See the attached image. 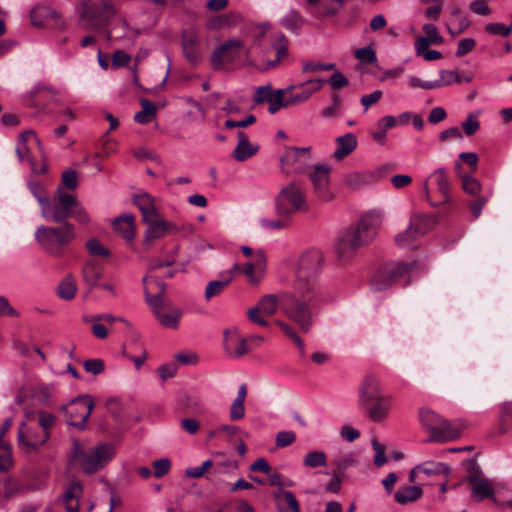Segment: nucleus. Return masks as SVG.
<instances>
[{"label": "nucleus", "instance_id": "obj_1", "mask_svg": "<svg viewBox=\"0 0 512 512\" xmlns=\"http://www.w3.org/2000/svg\"><path fill=\"white\" fill-rule=\"evenodd\" d=\"M323 254L316 249L301 253L293 264V290L306 298L321 294L319 280L323 268Z\"/></svg>", "mask_w": 512, "mask_h": 512}, {"label": "nucleus", "instance_id": "obj_2", "mask_svg": "<svg viewBox=\"0 0 512 512\" xmlns=\"http://www.w3.org/2000/svg\"><path fill=\"white\" fill-rule=\"evenodd\" d=\"M384 218L381 210L373 209L364 213L356 226L341 232L337 251L341 256L369 244L376 237Z\"/></svg>", "mask_w": 512, "mask_h": 512}, {"label": "nucleus", "instance_id": "obj_3", "mask_svg": "<svg viewBox=\"0 0 512 512\" xmlns=\"http://www.w3.org/2000/svg\"><path fill=\"white\" fill-rule=\"evenodd\" d=\"M391 396L384 393L380 380L374 375L364 377L358 388V406L372 421L386 419L391 409Z\"/></svg>", "mask_w": 512, "mask_h": 512}, {"label": "nucleus", "instance_id": "obj_4", "mask_svg": "<svg viewBox=\"0 0 512 512\" xmlns=\"http://www.w3.org/2000/svg\"><path fill=\"white\" fill-rule=\"evenodd\" d=\"M34 236L46 253L60 257L64 254L66 247L76 239V231L72 223L63 222L59 226L40 225Z\"/></svg>", "mask_w": 512, "mask_h": 512}, {"label": "nucleus", "instance_id": "obj_5", "mask_svg": "<svg viewBox=\"0 0 512 512\" xmlns=\"http://www.w3.org/2000/svg\"><path fill=\"white\" fill-rule=\"evenodd\" d=\"M114 455V446L109 443H101L95 447H83L78 441H73L72 460L85 473L92 474L102 469L113 459Z\"/></svg>", "mask_w": 512, "mask_h": 512}, {"label": "nucleus", "instance_id": "obj_6", "mask_svg": "<svg viewBox=\"0 0 512 512\" xmlns=\"http://www.w3.org/2000/svg\"><path fill=\"white\" fill-rule=\"evenodd\" d=\"M318 296L312 295L310 298H306L293 290L290 292V297L286 299V303L281 306L283 314L294 322L303 333H308L313 326L314 314L310 304Z\"/></svg>", "mask_w": 512, "mask_h": 512}, {"label": "nucleus", "instance_id": "obj_7", "mask_svg": "<svg viewBox=\"0 0 512 512\" xmlns=\"http://www.w3.org/2000/svg\"><path fill=\"white\" fill-rule=\"evenodd\" d=\"M419 420L430 431L429 440L432 442H448L457 439L461 434L460 428L430 409H420Z\"/></svg>", "mask_w": 512, "mask_h": 512}, {"label": "nucleus", "instance_id": "obj_8", "mask_svg": "<svg viewBox=\"0 0 512 512\" xmlns=\"http://www.w3.org/2000/svg\"><path fill=\"white\" fill-rule=\"evenodd\" d=\"M114 7L107 1L94 3L91 0H81L79 15L81 25L86 30H100L106 26L109 19L114 15Z\"/></svg>", "mask_w": 512, "mask_h": 512}, {"label": "nucleus", "instance_id": "obj_9", "mask_svg": "<svg viewBox=\"0 0 512 512\" xmlns=\"http://www.w3.org/2000/svg\"><path fill=\"white\" fill-rule=\"evenodd\" d=\"M75 204L76 197L65 191L62 187H58L53 200H48L40 209V214L47 221L56 223L68 222L67 219L71 215V208Z\"/></svg>", "mask_w": 512, "mask_h": 512}, {"label": "nucleus", "instance_id": "obj_10", "mask_svg": "<svg viewBox=\"0 0 512 512\" xmlns=\"http://www.w3.org/2000/svg\"><path fill=\"white\" fill-rule=\"evenodd\" d=\"M290 297L289 291H281L277 294H265L257 302V305L251 307L247 311L248 319L262 327H267L269 322L264 316L274 315L282 304L286 303V299Z\"/></svg>", "mask_w": 512, "mask_h": 512}, {"label": "nucleus", "instance_id": "obj_11", "mask_svg": "<svg viewBox=\"0 0 512 512\" xmlns=\"http://www.w3.org/2000/svg\"><path fill=\"white\" fill-rule=\"evenodd\" d=\"M467 471L466 481L471 487V498L476 502L494 499V483L483 475V471L476 461H470Z\"/></svg>", "mask_w": 512, "mask_h": 512}, {"label": "nucleus", "instance_id": "obj_12", "mask_svg": "<svg viewBox=\"0 0 512 512\" xmlns=\"http://www.w3.org/2000/svg\"><path fill=\"white\" fill-rule=\"evenodd\" d=\"M93 407V398L89 395H82L63 405L61 410L64 412L69 425L82 429L85 427Z\"/></svg>", "mask_w": 512, "mask_h": 512}, {"label": "nucleus", "instance_id": "obj_13", "mask_svg": "<svg viewBox=\"0 0 512 512\" xmlns=\"http://www.w3.org/2000/svg\"><path fill=\"white\" fill-rule=\"evenodd\" d=\"M310 148H286L280 158L281 170L286 175L293 173H306L311 166Z\"/></svg>", "mask_w": 512, "mask_h": 512}, {"label": "nucleus", "instance_id": "obj_14", "mask_svg": "<svg viewBox=\"0 0 512 512\" xmlns=\"http://www.w3.org/2000/svg\"><path fill=\"white\" fill-rule=\"evenodd\" d=\"M241 55H249L244 43L239 39H230L214 49L211 64L214 69H221L225 64L236 61Z\"/></svg>", "mask_w": 512, "mask_h": 512}, {"label": "nucleus", "instance_id": "obj_15", "mask_svg": "<svg viewBox=\"0 0 512 512\" xmlns=\"http://www.w3.org/2000/svg\"><path fill=\"white\" fill-rule=\"evenodd\" d=\"M306 208L304 196L295 182L284 186L277 197V211L280 215H290L293 211Z\"/></svg>", "mask_w": 512, "mask_h": 512}, {"label": "nucleus", "instance_id": "obj_16", "mask_svg": "<svg viewBox=\"0 0 512 512\" xmlns=\"http://www.w3.org/2000/svg\"><path fill=\"white\" fill-rule=\"evenodd\" d=\"M39 430L38 427L22 422L17 433L19 447L25 452H29L43 446L49 439V434Z\"/></svg>", "mask_w": 512, "mask_h": 512}, {"label": "nucleus", "instance_id": "obj_17", "mask_svg": "<svg viewBox=\"0 0 512 512\" xmlns=\"http://www.w3.org/2000/svg\"><path fill=\"white\" fill-rule=\"evenodd\" d=\"M323 79H310L299 84L287 86L289 95V103L298 105L307 102L311 96L320 91L323 87Z\"/></svg>", "mask_w": 512, "mask_h": 512}, {"label": "nucleus", "instance_id": "obj_18", "mask_svg": "<svg viewBox=\"0 0 512 512\" xmlns=\"http://www.w3.org/2000/svg\"><path fill=\"white\" fill-rule=\"evenodd\" d=\"M330 166L328 164L316 165L309 173V178L313 183L314 193L321 201L327 202L333 195L329 188Z\"/></svg>", "mask_w": 512, "mask_h": 512}, {"label": "nucleus", "instance_id": "obj_19", "mask_svg": "<svg viewBox=\"0 0 512 512\" xmlns=\"http://www.w3.org/2000/svg\"><path fill=\"white\" fill-rule=\"evenodd\" d=\"M347 0H305L303 7L316 17L330 18L337 15Z\"/></svg>", "mask_w": 512, "mask_h": 512}, {"label": "nucleus", "instance_id": "obj_20", "mask_svg": "<svg viewBox=\"0 0 512 512\" xmlns=\"http://www.w3.org/2000/svg\"><path fill=\"white\" fill-rule=\"evenodd\" d=\"M148 225L144 234V245L147 249L154 241L165 237L169 233H177L178 227L171 221L164 220L162 216L146 222Z\"/></svg>", "mask_w": 512, "mask_h": 512}, {"label": "nucleus", "instance_id": "obj_21", "mask_svg": "<svg viewBox=\"0 0 512 512\" xmlns=\"http://www.w3.org/2000/svg\"><path fill=\"white\" fill-rule=\"evenodd\" d=\"M429 179H434L435 183L438 186V190L443 197V200L440 202V205L448 203L449 202L450 184H449L445 169L437 168L423 182V193H424L427 201H429L432 206H437L436 204H434L433 202L430 201V190H429V184H428Z\"/></svg>", "mask_w": 512, "mask_h": 512}, {"label": "nucleus", "instance_id": "obj_22", "mask_svg": "<svg viewBox=\"0 0 512 512\" xmlns=\"http://www.w3.org/2000/svg\"><path fill=\"white\" fill-rule=\"evenodd\" d=\"M225 351L234 358H239L248 352L247 340L241 337L237 329L224 332Z\"/></svg>", "mask_w": 512, "mask_h": 512}, {"label": "nucleus", "instance_id": "obj_23", "mask_svg": "<svg viewBox=\"0 0 512 512\" xmlns=\"http://www.w3.org/2000/svg\"><path fill=\"white\" fill-rule=\"evenodd\" d=\"M133 203L141 212L144 223L161 216L157 210L154 197L147 192L135 194L133 196Z\"/></svg>", "mask_w": 512, "mask_h": 512}, {"label": "nucleus", "instance_id": "obj_24", "mask_svg": "<svg viewBox=\"0 0 512 512\" xmlns=\"http://www.w3.org/2000/svg\"><path fill=\"white\" fill-rule=\"evenodd\" d=\"M151 283H153L157 287V292L155 294L150 293L149 287L145 286L144 295L145 300L149 307L151 308L154 316L158 315L161 311H163L165 307V290L166 286L163 282L157 279H150Z\"/></svg>", "mask_w": 512, "mask_h": 512}, {"label": "nucleus", "instance_id": "obj_25", "mask_svg": "<svg viewBox=\"0 0 512 512\" xmlns=\"http://www.w3.org/2000/svg\"><path fill=\"white\" fill-rule=\"evenodd\" d=\"M237 139L238 143L232 153L235 160L239 162L246 161L258 152L259 146L252 145L244 132L238 131Z\"/></svg>", "mask_w": 512, "mask_h": 512}, {"label": "nucleus", "instance_id": "obj_26", "mask_svg": "<svg viewBox=\"0 0 512 512\" xmlns=\"http://www.w3.org/2000/svg\"><path fill=\"white\" fill-rule=\"evenodd\" d=\"M388 266L390 272H392V283L403 280L405 285H408L411 282V275L418 269V263L415 261L409 264L394 263Z\"/></svg>", "mask_w": 512, "mask_h": 512}, {"label": "nucleus", "instance_id": "obj_27", "mask_svg": "<svg viewBox=\"0 0 512 512\" xmlns=\"http://www.w3.org/2000/svg\"><path fill=\"white\" fill-rule=\"evenodd\" d=\"M115 231L125 240L131 241L135 237V217L132 214L119 216L113 222Z\"/></svg>", "mask_w": 512, "mask_h": 512}, {"label": "nucleus", "instance_id": "obj_28", "mask_svg": "<svg viewBox=\"0 0 512 512\" xmlns=\"http://www.w3.org/2000/svg\"><path fill=\"white\" fill-rule=\"evenodd\" d=\"M336 149L333 153L335 159L342 160L351 154L357 147V138L353 133H346L336 138Z\"/></svg>", "mask_w": 512, "mask_h": 512}, {"label": "nucleus", "instance_id": "obj_29", "mask_svg": "<svg viewBox=\"0 0 512 512\" xmlns=\"http://www.w3.org/2000/svg\"><path fill=\"white\" fill-rule=\"evenodd\" d=\"M82 485L79 482H72L63 494L66 512H78L79 498L82 495Z\"/></svg>", "mask_w": 512, "mask_h": 512}, {"label": "nucleus", "instance_id": "obj_30", "mask_svg": "<svg viewBox=\"0 0 512 512\" xmlns=\"http://www.w3.org/2000/svg\"><path fill=\"white\" fill-rule=\"evenodd\" d=\"M103 274V269L100 263L95 261H87L82 268V276L84 281L90 288L98 285L99 280Z\"/></svg>", "mask_w": 512, "mask_h": 512}, {"label": "nucleus", "instance_id": "obj_31", "mask_svg": "<svg viewBox=\"0 0 512 512\" xmlns=\"http://www.w3.org/2000/svg\"><path fill=\"white\" fill-rule=\"evenodd\" d=\"M409 224L414 228L418 235L423 237L433 228L435 220L431 215L415 213L410 217Z\"/></svg>", "mask_w": 512, "mask_h": 512}, {"label": "nucleus", "instance_id": "obj_32", "mask_svg": "<svg viewBox=\"0 0 512 512\" xmlns=\"http://www.w3.org/2000/svg\"><path fill=\"white\" fill-rule=\"evenodd\" d=\"M140 104L142 109L134 115V120L139 124H148L155 118L157 108L153 102L145 98L140 99Z\"/></svg>", "mask_w": 512, "mask_h": 512}, {"label": "nucleus", "instance_id": "obj_33", "mask_svg": "<svg viewBox=\"0 0 512 512\" xmlns=\"http://www.w3.org/2000/svg\"><path fill=\"white\" fill-rule=\"evenodd\" d=\"M422 496V490L419 486H405L395 493L394 497L397 503L405 505L413 502Z\"/></svg>", "mask_w": 512, "mask_h": 512}, {"label": "nucleus", "instance_id": "obj_34", "mask_svg": "<svg viewBox=\"0 0 512 512\" xmlns=\"http://www.w3.org/2000/svg\"><path fill=\"white\" fill-rule=\"evenodd\" d=\"M389 266H385L379 269L371 279V286L374 290L381 291L392 285V276H391Z\"/></svg>", "mask_w": 512, "mask_h": 512}, {"label": "nucleus", "instance_id": "obj_35", "mask_svg": "<svg viewBox=\"0 0 512 512\" xmlns=\"http://www.w3.org/2000/svg\"><path fill=\"white\" fill-rule=\"evenodd\" d=\"M198 39L194 35H185L183 39V53L186 59L191 63H197L200 60V54L197 49Z\"/></svg>", "mask_w": 512, "mask_h": 512}, {"label": "nucleus", "instance_id": "obj_36", "mask_svg": "<svg viewBox=\"0 0 512 512\" xmlns=\"http://www.w3.org/2000/svg\"><path fill=\"white\" fill-rule=\"evenodd\" d=\"M30 139H34L37 142V144H40V141L37 138V136L33 130L24 131L18 137L16 154H17L19 161H21V162L27 158V155L29 153V148L27 146V142Z\"/></svg>", "mask_w": 512, "mask_h": 512}, {"label": "nucleus", "instance_id": "obj_37", "mask_svg": "<svg viewBox=\"0 0 512 512\" xmlns=\"http://www.w3.org/2000/svg\"><path fill=\"white\" fill-rule=\"evenodd\" d=\"M77 286L73 276H66L57 287V295L64 300H71L75 297Z\"/></svg>", "mask_w": 512, "mask_h": 512}, {"label": "nucleus", "instance_id": "obj_38", "mask_svg": "<svg viewBox=\"0 0 512 512\" xmlns=\"http://www.w3.org/2000/svg\"><path fill=\"white\" fill-rule=\"evenodd\" d=\"M304 24L301 14L291 9L281 20V25L289 31L298 33Z\"/></svg>", "mask_w": 512, "mask_h": 512}, {"label": "nucleus", "instance_id": "obj_39", "mask_svg": "<svg viewBox=\"0 0 512 512\" xmlns=\"http://www.w3.org/2000/svg\"><path fill=\"white\" fill-rule=\"evenodd\" d=\"M285 93H288L287 87L285 89H277L270 97V100H267V103L269 104L268 111L271 114H275L281 108H286L292 105L291 103H289V96L287 97L286 100L283 99Z\"/></svg>", "mask_w": 512, "mask_h": 512}, {"label": "nucleus", "instance_id": "obj_40", "mask_svg": "<svg viewBox=\"0 0 512 512\" xmlns=\"http://www.w3.org/2000/svg\"><path fill=\"white\" fill-rule=\"evenodd\" d=\"M421 236L415 232L414 228L409 224L407 229L395 236V243L401 248H411Z\"/></svg>", "mask_w": 512, "mask_h": 512}, {"label": "nucleus", "instance_id": "obj_41", "mask_svg": "<svg viewBox=\"0 0 512 512\" xmlns=\"http://www.w3.org/2000/svg\"><path fill=\"white\" fill-rule=\"evenodd\" d=\"M302 464L309 468L324 467L327 465V455L323 451H310L303 457Z\"/></svg>", "mask_w": 512, "mask_h": 512}, {"label": "nucleus", "instance_id": "obj_42", "mask_svg": "<svg viewBox=\"0 0 512 512\" xmlns=\"http://www.w3.org/2000/svg\"><path fill=\"white\" fill-rule=\"evenodd\" d=\"M275 324L282 330L286 337L294 342V344L299 348L301 354H304V343L296 330L290 324L282 320H276Z\"/></svg>", "mask_w": 512, "mask_h": 512}, {"label": "nucleus", "instance_id": "obj_43", "mask_svg": "<svg viewBox=\"0 0 512 512\" xmlns=\"http://www.w3.org/2000/svg\"><path fill=\"white\" fill-rule=\"evenodd\" d=\"M229 284V275L226 278L210 281L205 288V299L210 300L212 297L219 295Z\"/></svg>", "mask_w": 512, "mask_h": 512}, {"label": "nucleus", "instance_id": "obj_44", "mask_svg": "<svg viewBox=\"0 0 512 512\" xmlns=\"http://www.w3.org/2000/svg\"><path fill=\"white\" fill-rule=\"evenodd\" d=\"M182 316L180 309H173L169 313L161 311L155 317L165 327L176 329L178 327L179 319Z\"/></svg>", "mask_w": 512, "mask_h": 512}, {"label": "nucleus", "instance_id": "obj_45", "mask_svg": "<svg viewBox=\"0 0 512 512\" xmlns=\"http://www.w3.org/2000/svg\"><path fill=\"white\" fill-rule=\"evenodd\" d=\"M458 176L461 178L462 189L465 193L471 196H477L481 192L482 186L477 179L467 174H461L460 172H458Z\"/></svg>", "mask_w": 512, "mask_h": 512}, {"label": "nucleus", "instance_id": "obj_46", "mask_svg": "<svg viewBox=\"0 0 512 512\" xmlns=\"http://www.w3.org/2000/svg\"><path fill=\"white\" fill-rule=\"evenodd\" d=\"M28 189L31 192V194L35 197L37 200L40 209L48 202L50 199L47 193L46 188L37 181H29L28 182Z\"/></svg>", "mask_w": 512, "mask_h": 512}, {"label": "nucleus", "instance_id": "obj_47", "mask_svg": "<svg viewBox=\"0 0 512 512\" xmlns=\"http://www.w3.org/2000/svg\"><path fill=\"white\" fill-rule=\"evenodd\" d=\"M55 421L56 418L52 413H48L46 411L38 412L37 427L40 429L39 431H45L50 435L49 431L54 426Z\"/></svg>", "mask_w": 512, "mask_h": 512}, {"label": "nucleus", "instance_id": "obj_48", "mask_svg": "<svg viewBox=\"0 0 512 512\" xmlns=\"http://www.w3.org/2000/svg\"><path fill=\"white\" fill-rule=\"evenodd\" d=\"M111 34L115 38H122L135 37L137 35V32L133 28H131L126 21L121 20L112 28Z\"/></svg>", "mask_w": 512, "mask_h": 512}, {"label": "nucleus", "instance_id": "obj_49", "mask_svg": "<svg viewBox=\"0 0 512 512\" xmlns=\"http://www.w3.org/2000/svg\"><path fill=\"white\" fill-rule=\"evenodd\" d=\"M439 75L440 79L435 80L439 83V88L452 85L453 83H459L462 80L458 72L454 70H441Z\"/></svg>", "mask_w": 512, "mask_h": 512}, {"label": "nucleus", "instance_id": "obj_50", "mask_svg": "<svg viewBox=\"0 0 512 512\" xmlns=\"http://www.w3.org/2000/svg\"><path fill=\"white\" fill-rule=\"evenodd\" d=\"M241 272L247 277V280L253 284L257 285L262 280L264 274L259 272L258 269L250 262H247L242 268Z\"/></svg>", "mask_w": 512, "mask_h": 512}, {"label": "nucleus", "instance_id": "obj_51", "mask_svg": "<svg viewBox=\"0 0 512 512\" xmlns=\"http://www.w3.org/2000/svg\"><path fill=\"white\" fill-rule=\"evenodd\" d=\"M296 440V434L290 430H283L276 434L275 445L278 448L287 447Z\"/></svg>", "mask_w": 512, "mask_h": 512}, {"label": "nucleus", "instance_id": "obj_52", "mask_svg": "<svg viewBox=\"0 0 512 512\" xmlns=\"http://www.w3.org/2000/svg\"><path fill=\"white\" fill-rule=\"evenodd\" d=\"M371 445L375 451L374 465L382 467L386 463L385 446L381 444L376 438L371 440Z\"/></svg>", "mask_w": 512, "mask_h": 512}, {"label": "nucleus", "instance_id": "obj_53", "mask_svg": "<svg viewBox=\"0 0 512 512\" xmlns=\"http://www.w3.org/2000/svg\"><path fill=\"white\" fill-rule=\"evenodd\" d=\"M276 497L284 500L292 512H301L299 503L291 491L280 489Z\"/></svg>", "mask_w": 512, "mask_h": 512}, {"label": "nucleus", "instance_id": "obj_54", "mask_svg": "<svg viewBox=\"0 0 512 512\" xmlns=\"http://www.w3.org/2000/svg\"><path fill=\"white\" fill-rule=\"evenodd\" d=\"M86 248L91 255L108 257L110 255V251L105 248L97 239H90L86 243Z\"/></svg>", "mask_w": 512, "mask_h": 512}, {"label": "nucleus", "instance_id": "obj_55", "mask_svg": "<svg viewBox=\"0 0 512 512\" xmlns=\"http://www.w3.org/2000/svg\"><path fill=\"white\" fill-rule=\"evenodd\" d=\"M408 85L410 88H421L425 90H432L439 88V83L436 81H423L417 76L408 77Z\"/></svg>", "mask_w": 512, "mask_h": 512}, {"label": "nucleus", "instance_id": "obj_56", "mask_svg": "<svg viewBox=\"0 0 512 512\" xmlns=\"http://www.w3.org/2000/svg\"><path fill=\"white\" fill-rule=\"evenodd\" d=\"M354 55L362 63L373 64L377 61L376 53L371 47L357 49Z\"/></svg>", "mask_w": 512, "mask_h": 512}, {"label": "nucleus", "instance_id": "obj_57", "mask_svg": "<svg viewBox=\"0 0 512 512\" xmlns=\"http://www.w3.org/2000/svg\"><path fill=\"white\" fill-rule=\"evenodd\" d=\"M0 449H2L0 453V471L6 472L12 466L11 450L7 443L0 445Z\"/></svg>", "mask_w": 512, "mask_h": 512}, {"label": "nucleus", "instance_id": "obj_58", "mask_svg": "<svg viewBox=\"0 0 512 512\" xmlns=\"http://www.w3.org/2000/svg\"><path fill=\"white\" fill-rule=\"evenodd\" d=\"M62 185L69 190H75L78 187L77 172L73 169H68L62 174Z\"/></svg>", "mask_w": 512, "mask_h": 512}, {"label": "nucleus", "instance_id": "obj_59", "mask_svg": "<svg viewBox=\"0 0 512 512\" xmlns=\"http://www.w3.org/2000/svg\"><path fill=\"white\" fill-rule=\"evenodd\" d=\"M154 468V476L156 478H161L166 475L171 467V462L168 458L157 459L152 463Z\"/></svg>", "mask_w": 512, "mask_h": 512}, {"label": "nucleus", "instance_id": "obj_60", "mask_svg": "<svg viewBox=\"0 0 512 512\" xmlns=\"http://www.w3.org/2000/svg\"><path fill=\"white\" fill-rule=\"evenodd\" d=\"M485 31L492 35L508 36L512 31V25L506 26L502 23H489L485 26Z\"/></svg>", "mask_w": 512, "mask_h": 512}, {"label": "nucleus", "instance_id": "obj_61", "mask_svg": "<svg viewBox=\"0 0 512 512\" xmlns=\"http://www.w3.org/2000/svg\"><path fill=\"white\" fill-rule=\"evenodd\" d=\"M461 126L467 136H472L479 130L480 123L475 115L469 114Z\"/></svg>", "mask_w": 512, "mask_h": 512}, {"label": "nucleus", "instance_id": "obj_62", "mask_svg": "<svg viewBox=\"0 0 512 512\" xmlns=\"http://www.w3.org/2000/svg\"><path fill=\"white\" fill-rule=\"evenodd\" d=\"M70 217L75 218L81 224H88L90 222V217L84 207L78 202L76 199V204L71 208Z\"/></svg>", "mask_w": 512, "mask_h": 512}, {"label": "nucleus", "instance_id": "obj_63", "mask_svg": "<svg viewBox=\"0 0 512 512\" xmlns=\"http://www.w3.org/2000/svg\"><path fill=\"white\" fill-rule=\"evenodd\" d=\"M469 9L476 15L488 16L491 14V9L487 5L486 0H474L470 3Z\"/></svg>", "mask_w": 512, "mask_h": 512}, {"label": "nucleus", "instance_id": "obj_64", "mask_svg": "<svg viewBox=\"0 0 512 512\" xmlns=\"http://www.w3.org/2000/svg\"><path fill=\"white\" fill-rule=\"evenodd\" d=\"M84 369L93 375L101 374L104 371V362L98 358L89 359L84 362Z\"/></svg>", "mask_w": 512, "mask_h": 512}]
</instances>
